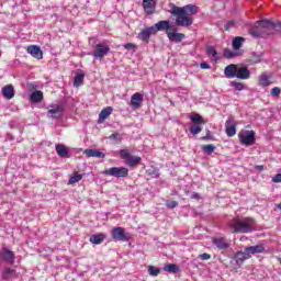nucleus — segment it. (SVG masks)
<instances>
[{
	"mask_svg": "<svg viewBox=\"0 0 281 281\" xmlns=\"http://www.w3.org/2000/svg\"><path fill=\"white\" fill-rule=\"evenodd\" d=\"M171 10H169V14L172 16H177L176 24L180 27H190L194 23V14H198L199 7L194 4H187L184 7H177L175 3H169Z\"/></svg>",
	"mask_w": 281,
	"mask_h": 281,
	"instance_id": "nucleus-1",
	"label": "nucleus"
},
{
	"mask_svg": "<svg viewBox=\"0 0 281 281\" xmlns=\"http://www.w3.org/2000/svg\"><path fill=\"white\" fill-rule=\"evenodd\" d=\"M281 31V23L280 22H271L268 20H261L256 23L255 26H252L249 30V34L251 36H269V34H276V32Z\"/></svg>",
	"mask_w": 281,
	"mask_h": 281,
	"instance_id": "nucleus-2",
	"label": "nucleus"
},
{
	"mask_svg": "<svg viewBox=\"0 0 281 281\" xmlns=\"http://www.w3.org/2000/svg\"><path fill=\"white\" fill-rule=\"evenodd\" d=\"M254 218L241 217L232 220L228 227L233 233L236 234H249V232H254Z\"/></svg>",
	"mask_w": 281,
	"mask_h": 281,
	"instance_id": "nucleus-3",
	"label": "nucleus"
},
{
	"mask_svg": "<svg viewBox=\"0 0 281 281\" xmlns=\"http://www.w3.org/2000/svg\"><path fill=\"white\" fill-rule=\"evenodd\" d=\"M238 138L243 146H254L256 144V132L252 130H241L238 133Z\"/></svg>",
	"mask_w": 281,
	"mask_h": 281,
	"instance_id": "nucleus-4",
	"label": "nucleus"
},
{
	"mask_svg": "<svg viewBox=\"0 0 281 281\" xmlns=\"http://www.w3.org/2000/svg\"><path fill=\"white\" fill-rule=\"evenodd\" d=\"M119 154L121 159H124L125 164L131 168H135V166H139V164H142V157L131 155L128 149H121Z\"/></svg>",
	"mask_w": 281,
	"mask_h": 281,
	"instance_id": "nucleus-5",
	"label": "nucleus"
},
{
	"mask_svg": "<svg viewBox=\"0 0 281 281\" xmlns=\"http://www.w3.org/2000/svg\"><path fill=\"white\" fill-rule=\"evenodd\" d=\"M106 177L125 178L128 177V168L126 167H111L103 171Z\"/></svg>",
	"mask_w": 281,
	"mask_h": 281,
	"instance_id": "nucleus-6",
	"label": "nucleus"
},
{
	"mask_svg": "<svg viewBox=\"0 0 281 281\" xmlns=\"http://www.w3.org/2000/svg\"><path fill=\"white\" fill-rule=\"evenodd\" d=\"M111 235L114 240H120L121 243L128 241V233L123 227H114L111 229Z\"/></svg>",
	"mask_w": 281,
	"mask_h": 281,
	"instance_id": "nucleus-7",
	"label": "nucleus"
},
{
	"mask_svg": "<svg viewBox=\"0 0 281 281\" xmlns=\"http://www.w3.org/2000/svg\"><path fill=\"white\" fill-rule=\"evenodd\" d=\"M63 113H65V105L63 104L49 105L47 116L58 120L63 115Z\"/></svg>",
	"mask_w": 281,
	"mask_h": 281,
	"instance_id": "nucleus-8",
	"label": "nucleus"
},
{
	"mask_svg": "<svg viewBox=\"0 0 281 281\" xmlns=\"http://www.w3.org/2000/svg\"><path fill=\"white\" fill-rule=\"evenodd\" d=\"M167 38H169V41H171L172 43H181V41L186 38V34L178 33L177 26L173 25L167 31Z\"/></svg>",
	"mask_w": 281,
	"mask_h": 281,
	"instance_id": "nucleus-9",
	"label": "nucleus"
},
{
	"mask_svg": "<svg viewBox=\"0 0 281 281\" xmlns=\"http://www.w3.org/2000/svg\"><path fill=\"white\" fill-rule=\"evenodd\" d=\"M111 52V48L102 43L97 44L94 47V50L92 52V56L95 58L102 59L104 56H106Z\"/></svg>",
	"mask_w": 281,
	"mask_h": 281,
	"instance_id": "nucleus-10",
	"label": "nucleus"
},
{
	"mask_svg": "<svg viewBox=\"0 0 281 281\" xmlns=\"http://www.w3.org/2000/svg\"><path fill=\"white\" fill-rule=\"evenodd\" d=\"M236 120L234 119V116H229L225 122V133L227 137H234V135H236Z\"/></svg>",
	"mask_w": 281,
	"mask_h": 281,
	"instance_id": "nucleus-11",
	"label": "nucleus"
},
{
	"mask_svg": "<svg viewBox=\"0 0 281 281\" xmlns=\"http://www.w3.org/2000/svg\"><path fill=\"white\" fill-rule=\"evenodd\" d=\"M212 243H213V245L215 246V247H217V249H220V250H225V249H229V247H231V241L227 239V238H225V237H221V236H218V237H213L212 238Z\"/></svg>",
	"mask_w": 281,
	"mask_h": 281,
	"instance_id": "nucleus-12",
	"label": "nucleus"
},
{
	"mask_svg": "<svg viewBox=\"0 0 281 281\" xmlns=\"http://www.w3.org/2000/svg\"><path fill=\"white\" fill-rule=\"evenodd\" d=\"M155 27L149 26L147 29L142 30L138 35L137 38L138 41H143V43H148L150 41V36H155Z\"/></svg>",
	"mask_w": 281,
	"mask_h": 281,
	"instance_id": "nucleus-13",
	"label": "nucleus"
},
{
	"mask_svg": "<svg viewBox=\"0 0 281 281\" xmlns=\"http://www.w3.org/2000/svg\"><path fill=\"white\" fill-rule=\"evenodd\" d=\"M173 25L170 24V21L168 20H162L159 21L158 23H156L154 26L155 30V34H157L158 32H166V34H168V31L172 29Z\"/></svg>",
	"mask_w": 281,
	"mask_h": 281,
	"instance_id": "nucleus-14",
	"label": "nucleus"
},
{
	"mask_svg": "<svg viewBox=\"0 0 281 281\" xmlns=\"http://www.w3.org/2000/svg\"><path fill=\"white\" fill-rule=\"evenodd\" d=\"M142 102H144V94L136 92L131 97L130 106L136 111L142 109Z\"/></svg>",
	"mask_w": 281,
	"mask_h": 281,
	"instance_id": "nucleus-15",
	"label": "nucleus"
},
{
	"mask_svg": "<svg viewBox=\"0 0 281 281\" xmlns=\"http://www.w3.org/2000/svg\"><path fill=\"white\" fill-rule=\"evenodd\" d=\"M27 54H31L33 58H37V60H42L43 58V50L37 45H31L26 48Z\"/></svg>",
	"mask_w": 281,
	"mask_h": 281,
	"instance_id": "nucleus-16",
	"label": "nucleus"
},
{
	"mask_svg": "<svg viewBox=\"0 0 281 281\" xmlns=\"http://www.w3.org/2000/svg\"><path fill=\"white\" fill-rule=\"evenodd\" d=\"M14 251L8 249V248H2V261L8 262L9 265H14Z\"/></svg>",
	"mask_w": 281,
	"mask_h": 281,
	"instance_id": "nucleus-17",
	"label": "nucleus"
},
{
	"mask_svg": "<svg viewBox=\"0 0 281 281\" xmlns=\"http://www.w3.org/2000/svg\"><path fill=\"white\" fill-rule=\"evenodd\" d=\"M234 258H235L236 265L240 267V265H243L245 260H249V258H251V255H249L247 250H245L244 248V251H237Z\"/></svg>",
	"mask_w": 281,
	"mask_h": 281,
	"instance_id": "nucleus-18",
	"label": "nucleus"
},
{
	"mask_svg": "<svg viewBox=\"0 0 281 281\" xmlns=\"http://www.w3.org/2000/svg\"><path fill=\"white\" fill-rule=\"evenodd\" d=\"M250 77L251 71H249L247 67L237 68L235 78H238L239 80H249Z\"/></svg>",
	"mask_w": 281,
	"mask_h": 281,
	"instance_id": "nucleus-19",
	"label": "nucleus"
},
{
	"mask_svg": "<svg viewBox=\"0 0 281 281\" xmlns=\"http://www.w3.org/2000/svg\"><path fill=\"white\" fill-rule=\"evenodd\" d=\"M55 150L58 155V157H61L63 159H68L69 157V148L63 144H57L55 146Z\"/></svg>",
	"mask_w": 281,
	"mask_h": 281,
	"instance_id": "nucleus-20",
	"label": "nucleus"
},
{
	"mask_svg": "<svg viewBox=\"0 0 281 281\" xmlns=\"http://www.w3.org/2000/svg\"><path fill=\"white\" fill-rule=\"evenodd\" d=\"M258 85L259 87H269L270 85H273L271 76L267 72L261 74L258 78Z\"/></svg>",
	"mask_w": 281,
	"mask_h": 281,
	"instance_id": "nucleus-21",
	"label": "nucleus"
},
{
	"mask_svg": "<svg viewBox=\"0 0 281 281\" xmlns=\"http://www.w3.org/2000/svg\"><path fill=\"white\" fill-rule=\"evenodd\" d=\"M245 251L248 252V256H254L256 254H265V246L262 245H256V246H249L245 248Z\"/></svg>",
	"mask_w": 281,
	"mask_h": 281,
	"instance_id": "nucleus-22",
	"label": "nucleus"
},
{
	"mask_svg": "<svg viewBox=\"0 0 281 281\" xmlns=\"http://www.w3.org/2000/svg\"><path fill=\"white\" fill-rule=\"evenodd\" d=\"M156 5L155 0H143V8L146 14H154Z\"/></svg>",
	"mask_w": 281,
	"mask_h": 281,
	"instance_id": "nucleus-23",
	"label": "nucleus"
},
{
	"mask_svg": "<svg viewBox=\"0 0 281 281\" xmlns=\"http://www.w3.org/2000/svg\"><path fill=\"white\" fill-rule=\"evenodd\" d=\"M238 71V66L236 64H231L225 67L224 74L226 78H236V72Z\"/></svg>",
	"mask_w": 281,
	"mask_h": 281,
	"instance_id": "nucleus-24",
	"label": "nucleus"
},
{
	"mask_svg": "<svg viewBox=\"0 0 281 281\" xmlns=\"http://www.w3.org/2000/svg\"><path fill=\"white\" fill-rule=\"evenodd\" d=\"M106 240V235L104 233L94 234L90 237V243L92 245H102Z\"/></svg>",
	"mask_w": 281,
	"mask_h": 281,
	"instance_id": "nucleus-25",
	"label": "nucleus"
},
{
	"mask_svg": "<svg viewBox=\"0 0 281 281\" xmlns=\"http://www.w3.org/2000/svg\"><path fill=\"white\" fill-rule=\"evenodd\" d=\"M111 113H113V108L106 106L105 109H103L99 114V124L104 123V120H106L109 115H111Z\"/></svg>",
	"mask_w": 281,
	"mask_h": 281,
	"instance_id": "nucleus-26",
	"label": "nucleus"
},
{
	"mask_svg": "<svg viewBox=\"0 0 281 281\" xmlns=\"http://www.w3.org/2000/svg\"><path fill=\"white\" fill-rule=\"evenodd\" d=\"M83 155H86V157H98L99 159H104L105 157L104 153L98 149H86Z\"/></svg>",
	"mask_w": 281,
	"mask_h": 281,
	"instance_id": "nucleus-27",
	"label": "nucleus"
},
{
	"mask_svg": "<svg viewBox=\"0 0 281 281\" xmlns=\"http://www.w3.org/2000/svg\"><path fill=\"white\" fill-rule=\"evenodd\" d=\"M12 278H16V270L4 268L2 271V280H12Z\"/></svg>",
	"mask_w": 281,
	"mask_h": 281,
	"instance_id": "nucleus-28",
	"label": "nucleus"
},
{
	"mask_svg": "<svg viewBox=\"0 0 281 281\" xmlns=\"http://www.w3.org/2000/svg\"><path fill=\"white\" fill-rule=\"evenodd\" d=\"M243 43H245V37L241 36H237L233 40V49L235 52H243V49H240L243 47Z\"/></svg>",
	"mask_w": 281,
	"mask_h": 281,
	"instance_id": "nucleus-29",
	"label": "nucleus"
},
{
	"mask_svg": "<svg viewBox=\"0 0 281 281\" xmlns=\"http://www.w3.org/2000/svg\"><path fill=\"white\" fill-rule=\"evenodd\" d=\"M2 95L7 98V100H12V98H14V87L10 85L2 88Z\"/></svg>",
	"mask_w": 281,
	"mask_h": 281,
	"instance_id": "nucleus-30",
	"label": "nucleus"
},
{
	"mask_svg": "<svg viewBox=\"0 0 281 281\" xmlns=\"http://www.w3.org/2000/svg\"><path fill=\"white\" fill-rule=\"evenodd\" d=\"M243 54H245V50L226 49L224 50V58H236V56H243Z\"/></svg>",
	"mask_w": 281,
	"mask_h": 281,
	"instance_id": "nucleus-31",
	"label": "nucleus"
},
{
	"mask_svg": "<svg viewBox=\"0 0 281 281\" xmlns=\"http://www.w3.org/2000/svg\"><path fill=\"white\" fill-rule=\"evenodd\" d=\"M31 102H35V103L43 102V92L38 90L34 91L31 94Z\"/></svg>",
	"mask_w": 281,
	"mask_h": 281,
	"instance_id": "nucleus-32",
	"label": "nucleus"
},
{
	"mask_svg": "<svg viewBox=\"0 0 281 281\" xmlns=\"http://www.w3.org/2000/svg\"><path fill=\"white\" fill-rule=\"evenodd\" d=\"M206 54H207V56L210 57V58H212L213 60H215V63H216V60H218V53L216 52V49H214V47L213 46H207L206 47Z\"/></svg>",
	"mask_w": 281,
	"mask_h": 281,
	"instance_id": "nucleus-33",
	"label": "nucleus"
},
{
	"mask_svg": "<svg viewBox=\"0 0 281 281\" xmlns=\"http://www.w3.org/2000/svg\"><path fill=\"white\" fill-rule=\"evenodd\" d=\"M79 181H82V175L75 172L70 176L68 180V186H74V183H78Z\"/></svg>",
	"mask_w": 281,
	"mask_h": 281,
	"instance_id": "nucleus-34",
	"label": "nucleus"
},
{
	"mask_svg": "<svg viewBox=\"0 0 281 281\" xmlns=\"http://www.w3.org/2000/svg\"><path fill=\"white\" fill-rule=\"evenodd\" d=\"M85 82V75L83 74H77L75 76L74 87H81Z\"/></svg>",
	"mask_w": 281,
	"mask_h": 281,
	"instance_id": "nucleus-35",
	"label": "nucleus"
},
{
	"mask_svg": "<svg viewBox=\"0 0 281 281\" xmlns=\"http://www.w3.org/2000/svg\"><path fill=\"white\" fill-rule=\"evenodd\" d=\"M201 148L205 155H212V153L216 150V146H214L213 144L202 145Z\"/></svg>",
	"mask_w": 281,
	"mask_h": 281,
	"instance_id": "nucleus-36",
	"label": "nucleus"
},
{
	"mask_svg": "<svg viewBox=\"0 0 281 281\" xmlns=\"http://www.w3.org/2000/svg\"><path fill=\"white\" fill-rule=\"evenodd\" d=\"M147 177L150 179H159V169L150 168L146 170Z\"/></svg>",
	"mask_w": 281,
	"mask_h": 281,
	"instance_id": "nucleus-37",
	"label": "nucleus"
},
{
	"mask_svg": "<svg viewBox=\"0 0 281 281\" xmlns=\"http://www.w3.org/2000/svg\"><path fill=\"white\" fill-rule=\"evenodd\" d=\"M165 271H168V273H179V267L175 263H169L165 266Z\"/></svg>",
	"mask_w": 281,
	"mask_h": 281,
	"instance_id": "nucleus-38",
	"label": "nucleus"
},
{
	"mask_svg": "<svg viewBox=\"0 0 281 281\" xmlns=\"http://www.w3.org/2000/svg\"><path fill=\"white\" fill-rule=\"evenodd\" d=\"M148 273H149V276L157 277L159 273H161V270L157 267L149 266Z\"/></svg>",
	"mask_w": 281,
	"mask_h": 281,
	"instance_id": "nucleus-39",
	"label": "nucleus"
},
{
	"mask_svg": "<svg viewBox=\"0 0 281 281\" xmlns=\"http://www.w3.org/2000/svg\"><path fill=\"white\" fill-rule=\"evenodd\" d=\"M191 122H193L194 124H205V121L203 120L202 116H200V114H194L192 117H191Z\"/></svg>",
	"mask_w": 281,
	"mask_h": 281,
	"instance_id": "nucleus-40",
	"label": "nucleus"
},
{
	"mask_svg": "<svg viewBox=\"0 0 281 281\" xmlns=\"http://www.w3.org/2000/svg\"><path fill=\"white\" fill-rule=\"evenodd\" d=\"M231 87H234V89H236V91H243V89H245V85H243L238 81H232Z\"/></svg>",
	"mask_w": 281,
	"mask_h": 281,
	"instance_id": "nucleus-41",
	"label": "nucleus"
},
{
	"mask_svg": "<svg viewBox=\"0 0 281 281\" xmlns=\"http://www.w3.org/2000/svg\"><path fill=\"white\" fill-rule=\"evenodd\" d=\"M201 131H203V128H201V126H199V125H192L190 127V133L192 135H199V133H201Z\"/></svg>",
	"mask_w": 281,
	"mask_h": 281,
	"instance_id": "nucleus-42",
	"label": "nucleus"
},
{
	"mask_svg": "<svg viewBox=\"0 0 281 281\" xmlns=\"http://www.w3.org/2000/svg\"><path fill=\"white\" fill-rule=\"evenodd\" d=\"M271 95L273 97V98H278V95H280V93H281V89L280 88H278V87H274V88H272L271 89Z\"/></svg>",
	"mask_w": 281,
	"mask_h": 281,
	"instance_id": "nucleus-43",
	"label": "nucleus"
},
{
	"mask_svg": "<svg viewBox=\"0 0 281 281\" xmlns=\"http://www.w3.org/2000/svg\"><path fill=\"white\" fill-rule=\"evenodd\" d=\"M179 203L177 201L167 202V207H170V210H175V207H177Z\"/></svg>",
	"mask_w": 281,
	"mask_h": 281,
	"instance_id": "nucleus-44",
	"label": "nucleus"
},
{
	"mask_svg": "<svg viewBox=\"0 0 281 281\" xmlns=\"http://www.w3.org/2000/svg\"><path fill=\"white\" fill-rule=\"evenodd\" d=\"M249 65H256L260 63V56H255V58L248 60Z\"/></svg>",
	"mask_w": 281,
	"mask_h": 281,
	"instance_id": "nucleus-45",
	"label": "nucleus"
},
{
	"mask_svg": "<svg viewBox=\"0 0 281 281\" xmlns=\"http://www.w3.org/2000/svg\"><path fill=\"white\" fill-rule=\"evenodd\" d=\"M200 260H210V258H212V256L207 252L201 254L199 256Z\"/></svg>",
	"mask_w": 281,
	"mask_h": 281,
	"instance_id": "nucleus-46",
	"label": "nucleus"
},
{
	"mask_svg": "<svg viewBox=\"0 0 281 281\" xmlns=\"http://www.w3.org/2000/svg\"><path fill=\"white\" fill-rule=\"evenodd\" d=\"M125 49L131 50V49H137V46L133 43H127L124 45Z\"/></svg>",
	"mask_w": 281,
	"mask_h": 281,
	"instance_id": "nucleus-47",
	"label": "nucleus"
},
{
	"mask_svg": "<svg viewBox=\"0 0 281 281\" xmlns=\"http://www.w3.org/2000/svg\"><path fill=\"white\" fill-rule=\"evenodd\" d=\"M273 183H281V173L276 175L272 178Z\"/></svg>",
	"mask_w": 281,
	"mask_h": 281,
	"instance_id": "nucleus-48",
	"label": "nucleus"
},
{
	"mask_svg": "<svg viewBox=\"0 0 281 281\" xmlns=\"http://www.w3.org/2000/svg\"><path fill=\"white\" fill-rule=\"evenodd\" d=\"M235 22L234 21H228L225 25H224V30H229L231 27H234Z\"/></svg>",
	"mask_w": 281,
	"mask_h": 281,
	"instance_id": "nucleus-49",
	"label": "nucleus"
},
{
	"mask_svg": "<svg viewBox=\"0 0 281 281\" xmlns=\"http://www.w3.org/2000/svg\"><path fill=\"white\" fill-rule=\"evenodd\" d=\"M201 69H210V64L207 63H201L200 64Z\"/></svg>",
	"mask_w": 281,
	"mask_h": 281,
	"instance_id": "nucleus-50",
	"label": "nucleus"
},
{
	"mask_svg": "<svg viewBox=\"0 0 281 281\" xmlns=\"http://www.w3.org/2000/svg\"><path fill=\"white\" fill-rule=\"evenodd\" d=\"M110 139H120V134L117 133L111 134Z\"/></svg>",
	"mask_w": 281,
	"mask_h": 281,
	"instance_id": "nucleus-51",
	"label": "nucleus"
},
{
	"mask_svg": "<svg viewBox=\"0 0 281 281\" xmlns=\"http://www.w3.org/2000/svg\"><path fill=\"white\" fill-rule=\"evenodd\" d=\"M256 170H265V166L258 165V166H256Z\"/></svg>",
	"mask_w": 281,
	"mask_h": 281,
	"instance_id": "nucleus-52",
	"label": "nucleus"
},
{
	"mask_svg": "<svg viewBox=\"0 0 281 281\" xmlns=\"http://www.w3.org/2000/svg\"><path fill=\"white\" fill-rule=\"evenodd\" d=\"M201 139H202L203 142H207V139H210V136H203V137H201Z\"/></svg>",
	"mask_w": 281,
	"mask_h": 281,
	"instance_id": "nucleus-53",
	"label": "nucleus"
},
{
	"mask_svg": "<svg viewBox=\"0 0 281 281\" xmlns=\"http://www.w3.org/2000/svg\"><path fill=\"white\" fill-rule=\"evenodd\" d=\"M193 199H199V194H195V195L193 196Z\"/></svg>",
	"mask_w": 281,
	"mask_h": 281,
	"instance_id": "nucleus-54",
	"label": "nucleus"
},
{
	"mask_svg": "<svg viewBox=\"0 0 281 281\" xmlns=\"http://www.w3.org/2000/svg\"><path fill=\"white\" fill-rule=\"evenodd\" d=\"M0 259L2 260V250L0 251Z\"/></svg>",
	"mask_w": 281,
	"mask_h": 281,
	"instance_id": "nucleus-55",
	"label": "nucleus"
},
{
	"mask_svg": "<svg viewBox=\"0 0 281 281\" xmlns=\"http://www.w3.org/2000/svg\"><path fill=\"white\" fill-rule=\"evenodd\" d=\"M279 210H281V203L278 204Z\"/></svg>",
	"mask_w": 281,
	"mask_h": 281,
	"instance_id": "nucleus-56",
	"label": "nucleus"
},
{
	"mask_svg": "<svg viewBox=\"0 0 281 281\" xmlns=\"http://www.w3.org/2000/svg\"><path fill=\"white\" fill-rule=\"evenodd\" d=\"M0 57H1V50H0Z\"/></svg>",
	"mask_w": 281,
	"mask_h": 281,
	"instance_id": "nucleus-57",
	"label": "nucleus"
}]
</instances>
